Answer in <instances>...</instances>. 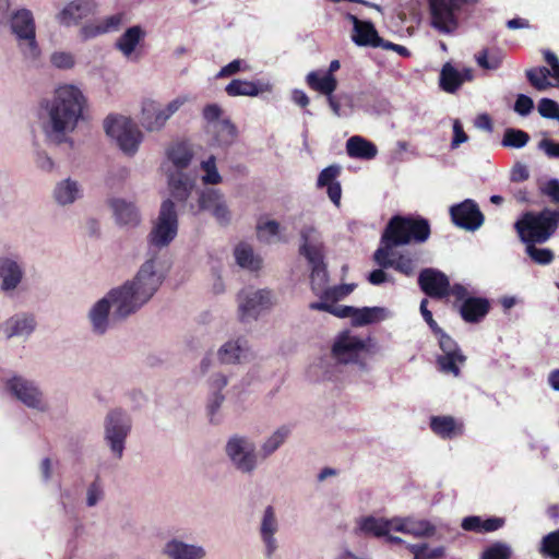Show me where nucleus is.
Listing matches in <instances>:
<instances>
[{
    "label": "nucleus",
    "mask_w": 559,
    "mask_h": 559,
    "mask_svg": "<svg viewBox=\"0 0 559 559\" xmlns=\"http://www.w3.org/2000/svg\"><path fill=\"white\" fill-rule=\"evenodd\" d=\"M95 9L94 0H73L58 13L57 20L60 24L70 26L94 14Z\"/></svg>",
    "instance_id": "obj_18"
},
{
    "label": "nucleus",
    "mask_w": 559,
    "mask_h": 559,
    "mask_svg": "<svg viewBox=\"0 0 559 559\" xmlns=\"http://www.w3.org/2000/svg\"><path fill=\"white\" fill-rule=\"evenodd\" d=\"M169 187H170L171 195L176 200L181 201V202L187 201V199L190 195L191 188H192V186H191V183H189L188 179L181 175L178 177L171 176L169 179Z\"/></svg>",
    "instance_id": "obj_47"
},
{
    "label": "nucleus",
    "mask_w": 559,
    "mask_h": 559,
    "mask_svg": "<svg viewBox=\"0 0 559 559\" xmlns=\"http://www.w3.org/2000/svg\"><path fill=\"white\" fill-rule=\"evenodd\" d=\"M345 17L353 24L352 39L357 46L378 48L383 45L384 39L379 36L372 22L361 21L352 13Z\"/></svg>",
    "instance_id": "obj_16"
},
{
    "label": "nucleus",
    "mask_w": 559,
    "mask_h": 559,
    "mask_svg": "<svg viewBox=\"0 0 559 559\" xmlns=\"http://www.w3.org/2000/svg\"><path fill=\"white\" fill-rule=\"evenodd\" d=\"M435 335L438 337L439 347L442 350V354L462 352L455 340L443 330Z\"/></svg>",
    "instance_id": "obj_57"
},
{
    "label": "nucleus",
    "mask_w": 559,
    "mask_h": 559,
    "mask_svg": "<svg viewBox=\"0 0 559 559\" xmlns=\"http://www.w3.org/2000/svg\"><path fill=\"white\" fill-rule=\"evenodd\" d=\"M199 209L207 211L218 224L226 226L231 221V213L224 199V194L214 188H206L201 191L198 199Z\"/></svg>",
    "instance_id": "obj_11"
},
{
    "label": "nucleus",
    "mask_w": 559,
    "mask_h": 559,
    "mask_svg": "<svg viewBox=\"0 0 559 559\" xmlns=\"http://www.w3.org/2000/svg\"><path fill=\"white\" fill-rule=\"evenodd\" d=\"M525 74L530 84L537 91H546L552 86V84L548 81L550 70H548L546 67L528 69L526 70Z\"/></svg>",
    "instance_id": "obj_43"
},
{
    "label": "nucleus",
    "mask_w": 559,
    "mask_h": 559,
    "mask_svg": "<svg viewBox=\"0 0 559 559\" xmlns=\"http://www.w3.org/2000/svg\"><path fill=\"white\" fill-rule=\"evenodd\" d=\"M480 559H511V548L501 542L493 543L483 551Z\"/></svg>",
    "instance_id": "obj_53"
},
{
    "label": "nucleus",
    "mask_w": 559,
    "mask_h": 559,
    "mask_svg": "<svg viewBox=\"0 0 559 559\" xmlns=\"http://www.w3.org/2000/svg\"><path fill=\"white\" fill-rule=\"evenodd\" d=\"M355 284H342L333 287H328L321 295V299L336 302L348 296L355 289Z\"/></svg>",
    "instance_id": "obj_52"
},
{
    "label": "nucleus",
    "mask_w": 559,
    "mask_h": 559,
    "mask_svg": "<svg viewBox=\"0 0 559 559\" xmlns=\"http://www.w3.org/2000/svg\"><path fill=\"white\" fill-rule=\"evenodd\" d=\"M468 140L467 134L465 133L463 126L460 120H454L453 122V138L451 141V147L456 148L462 143L466 142Z\"/></svg>",
    "instance_id": "obj_62"
},
{
    "label": "nucleus",
    "mask_w": 559,
    "mask_h": 559,
    "mask_svg": "<svg viewBox=\"0 0 559 559\" xmlns=\"http://www.w3.org/2000/svg\"><path fill=\"white\" fill-rule=\"evenodd\" d=\"M490 310V302L483 297H468L460 306L462 319L467 323L481 321Z\"/></svg>",
    "instance_id": "obj_21"
},
{
    "label": "nucleus",
    "mask_w": 559,
    "mask_h": 559,
    "mask_svg": "<svg viewBox=\"0 0 559 559\" xmlns=\"http://www.w3.org/2000/svg\"><path fill=\"white\" fill-rule=\"evenodd\" d=\"M154 267V260H147L132 282H127L120 288L111 289L106 297L96 302L90 312L96 333L103 334L107 330L111 308H114L111 320L120 321L152 298L163 282L162 275L157 274Z\"/></svg>",
    "instance_id": "obj_1"
},
{
    "label": "nucleus",
    "mask_w": 559,
    "mask_h": 559,
    "mask_svg": "<svg viewBox=\"0 0 559 559\" xmlns=\"http://www.w3.org/2000/svg\"><path fill=\"white\" fill-rule=\"evenodd\" d=\"M277 530V523L274 514V509L269 506L265 509L264 516L261 524V535L266 545V555L270 557L276 549L275 539L273 537Z\"/></svg>",
    "instance_id": "obj_30"
},
{
    "label": "nucleus",
    "mask_w": 559,
    "mask_h": 559,
    "mask_svg": "<svg viewBox=\"0 0 559 559\" xmlns=\"http://www.w3.org/2000/svg\"><path fill=\"white\" fill-rule=\"evenodd\" d=\"M542 193L547 195L552 203L559 204V180L550 179L542 188Z\"/></svg>",
    "instance_id": "obj_61"
},
{
    "label": "nucleus",
    "mask_w": 559,
    "mask_h": 559,
    "mask_svg": "<svg viewBox=\"0 0 559 559\" xmlns=\"http://www.w3.org/2000/svg\"><path fill=\"white\" fill-rule=\"evenodd\" d=\"M51 62L59 69H70L74 66V59L72 55L68 52H55L51 56Z\"/></svg>",
    "instance_id": "obj_59"
},
{
    "label": "nucleus",
    "mask_w": 559,
    "mask_h": 559,
    "mask_svg": "<svg viewBox=\"0 0 559 559\" xmlns=\"http://www.w3.org/2000/svg\"><path fill=\"white\" fill-rule=\"evenodd\" d=\"M528 141L530 135L527 132L519 129H507L503 134L502 145L521 148L525 146Z\"/></svg>",
    "instance_id": "obj_50"
},
{
    "label": "nucleus",
    "mask_w": 559,
    "mask_h": 559,
    "mask_svg": "<svg viewBox=\"0 0 559 559\" xmlns=\"http://www.w3.org/2000/svg\"><path fill=\"white\" fill-rule=\"evenodd\" d=\"M117 222L120 225L136 226L140 222V214L133 203L121 199H114L110 202Z\"/></svg>",
    "instance_id": "obj_25"
},
{
    "label": "nucleus",
    "mask_w": 559,
    "mask_h": 559,
    "mask_svg": "<svg viewBox=\"0 0 559 559\" xmlns=\"http://www.w3.org/2000/svg\"><path fill=\"white\" fill-rule=\"evenodd\" d=\"M290 429L286 426L278 428L262 445L264 456H269L275 452L289 436Z\"/></svg>",
    "instance_id": "obj_48"
},
{
    "label": "nucleus",
    "mask_w": 559,
    "mask_h": 559,
    "mask_svg": "<svg viewBox=\"0 0 559 559\" xmlns=\"http://www.w3.org/2000/svg\"><path fill=\"white\" fill-rule=\"evenodd\" d=\"M8 389L13 395L22 401L28 407L39 408L41 404V393L33 384L21 377H13L7 383Z\"/></svg>",
    "instance_id": "obj_19"
},
{
    "label": "nucleus",
    "mask_w": 559,
    "mask_h": 559,
    "mask_svg": "<svg viewBox=\"0 0 559 559\" xmlns=\"http://www.w3.org/2000/svg\"><path fill=\"white\" fill-rule=\"evenodd\" d=\"M450 215L455 226L471 231L478 229L485 221L478 204L472 199H466L459 204L452 205L450 207Z\"/></svg>",
    "instance_id": "obj_10"
},
{
    "label": "nucleus",
    "mask_w": 559,
    "mask_h": 559,
    "mask_svg": "<svg viewBox=\"0 0 559 559\" xmlns=\"http://www.w3.org/2000/svg\"><path fill=\"white\" fill-rule=\"evenodd\" d=\"M240 320L246 321L249 318H257L260 311L269 309L272 306V293L267 289L255 292H245L239 294Z\"/></svg>",
    "instance_id": "obj_14"
},
{
    "label": "nucleus",
    "mask_w": 559,
    "mask_h": 559,
    "mask_svg": "<svg viewBox=\"0 0 559 559\" xmlns=\"http://www.w3.org/2000/svg\"><path fill=\"white\" fill-rule=\"evenodd\" d=\"M559 226V210L544 209L525 212L514 225L520 239L526 242H546Z\"/></svg>",
    "instance_id": "obj_4"
},
{
    "label": "nucleus",
    "mask_w": 559,
    "mask_h": 559,
    "mask_svg": "<svg viewBox=\"0 0 559 559\" xmlns=\"http://www.w3.org/2000/svg\"><path fill=\"white\" fill-rule=\"evenodd\" d=\"M538 112L542 117L559 120V105L550 98H542L538 103Z\"/></svg>",
    "instance_id": "obj_55"
},
{
    "label": "nucleus",
    "mask_w": 559,
    "mask_h": 559,
    "mask_svg": "<svg viewBox=\"0 0 559 559\" xmlns=\"http://www.w3.org/2000/svg\"><path fill=\"white\" fill-rule=\"evenodd\" d=\"M249 66L246 63V61L241 59H235L228 64L224 66L218 73L216 74V79H224L229 78L231 75H235L241 71H248Z\"/></svg>",
    "instance_id": "obj_56"
},
{
    "label": "nucleus",
    "mask_w": 559,
    "mask_h": 559,
    "mask_svg": "<svg viewBox=\"0 0 559 559\" xmlns=\"http://www.w3.org/2000/svg\"><path fill=\"white\" fill-rule=\"evenodd\" d=\"M218 358L223 364L240 362L242 358H246V349L240 344V340L227 342L218 350Z\"/></svg>",
    "instance_id": "obj_38"
},
{
    "label": "nucleus",
    "mask_w": 559,
    "mask_h": 559,
    "mask_svg": "<svg viewBox=\"0 0 559 559\" xmlns=\"http://www.w3.org/2000/svg\"><path fill=\"white\" fill-rule=\"evenodd\" d=\"M477 64L485 70H497L502 63L503 56L499 50L490 51L485 48L475 55Z\"/></svg>",
    "instance_id": "obj_45"
},
{
    "label": "nucleus",
    "mask_w": 559,
    "mask_h": 559,
    "mask_svg": "<svg viewBox=\"0 0 559 559\" xmlns=\"http://www.w3.org/2000/svg\"><path fill=\"white\" fill-rule=\"evenodd\" d=\"M302 243L299 248V253L304 255L311 265L310 284L311 289L316 295L323 294L326 289L329 282V273L324 263L323 249L321 245L310 243L306 230L301 231Z\"/></svg>",
    "instance_id": "obj_7"
},
{
    "label": "nucleus",
    "mask_w": 559,
    "mask_h": 559,
    "mask_svg": "<svg viewBox=\"0 0 559 559\" xmlns=\"http://www.w3.org/2000/svg\"><path fill=\"white\" fill-rule=\"evenodd\" d=\"M430 428L443 439H452L461 432L455 419L451 416H432L430 418Z\"/></svg>",
    "instance_id": "obj_32"
},
{
    "label": "nucleus",
    "mask_w": 559,
    "mask_h": 559,
    "mask_svg": "<svg viewBox=\"0 0 559 559\" xmlns=\"http://www.w3.org/2000/svg\"><path fill=\"white\" fill-rule=\"evenodd\" d=\"M539 552L545 558L559 559V528L543 537Z\"/></svg>",
    "instance_id": "obj_46"
},
{
    "label": "nucleus",
    "mask_w": 559,
    "mask_h": 559,
    "mask_svg": "<svg viewBox=\"0 0 559 559\" xmlns=\"http://www.w3.org/2000/svg\"><path fill=\"white\" fill-rule=\"evenodd\" d=\"M347 154L353 158L371 159L377 155L376 145L366 139L355 135L346 142Z\"/></svg>",
    "instance_id": "obj_27"
},
{
    "label": "nucleus",
    "mask_w": 559,
    "mask_h": 559,
    "mask_svg": "<svg viewBox=\"0 0 559 559\" xmlns=\"http://www.w3.org/2000/svg\"><path fill=\"white\" fill-rule=\"evenodd\" d=\"M365 348V343L359 337L344 332L337 336L333 346V357L343 364L356 361L359 353Z\"/></svg>",
    "instance_id": "obj_17"
},
{
    "label": "nucleus",
    "mask_w": 559,
    "mask_h": 559,
    "mask_svg": "<svg viewBox=\"0 0 559 559\" xmlns=\"http://www.w3.org/2000/svg\"><path fill=\"white\" fill-rule=\"evenodd\" d=\"M534 108V103L531 97L520 94L514 103V110L521 116H527Z\"/></svg>",
    "instance_id": "obj_58"
},
{
    "label": "nucleus",
    "mask_w": 559,
    "mask_h": 559,
    "mask_svg": "<svg viewBox=\"0 0 559 559\" xmlns=\"http://www.w3.org/2000/svg\"><path fill=\"white\" fill-rule=\"evenodd\" d=\"M341 174V167L338 165H330L321 170L319 174L317 186L318 188H324L329 185L336 182V178Z\"/></svg>",
    "instance_id": "obj_54"
},
{
    "label": "nucleus",
    "mask_w": 559,
    "mask_h": 559,
    "mask_svg": "<svg viewBox=\"0 0 559 559\" xmlns=\"http://www.w3.org/2000/svg\"><path fill=\"white\" fill-rule=\"evenodd\" d=\"M165 552L173 559H201L204 550L201 547L171 540L165 547Z\"/></svg>",
    "instance_id": "obj_28"
},
{
    "label": "nucleus",
    "mask_w": 559,
    "mask_h": 559,
    "mask_svg": "<svg viewBox=\"0 0 559 559\" xmlns=\"http://www.w3.org/2000/svg\"><path fill=\"white\" fill-rule=\"evenodd\" d=\"M465 361L466 356L462 352L441 354L436 359L439 371L454 377L461 374V366L464 365Z\"/></svg>",
    "instance_id": "obj_29"
},
{
    "label": "nucleus",
    "mask_w": 559,
    "mask_h": 559,
    "mask_svg": "<svg viewBox=\"0 0 559 559\" xmlns=\"http://www.w3.org/2000/svg\"><path fill=\"white\" fill-rule=\"evenodd\" d=\"M272 85L263 81H246L234 79L226 86L225 92L230 97L251 96L255 97L265 92H271Z\"/></svg>",
    "instance_id": "obj_20"
},
{
    "label": "nucleus",
    "mask_w": 559,
    "mask_h": 559,
    "mask_svg": "<svg viewBox=\"0 0 559 559\" xmlns=\"http://www.w3.org/2000/svg\"><path fill=\"white\" fill-rule=\"evenodd\" d=\"M418 262L417 252H404L394 255L393 269L401 274L412 276L415 273Z\"/></svg>",
    "instance_id": "obj_41"
},
{
    "label": "nucleus",
    "mask_w": 559,
    "mask_h": 559,
    "mask_svg": "<svg viewBox=\"0 0 559 559\" xmlns=\"http://www.w3.org/2000/svg\"><path fill=\"white\" fill-rule=\"evenodd\" d=\"M255 447L245 438L233 437L226 445V452L238 469L251 472L255 467Z\"/></svg>",
    "instance_id": "obj_13"
},
{
    "label": "nucleus",
    "mask_w": 559,
    "mask_h": 559,
    "mask_svg": "<svg viewBox=\"0 0 559 559\" xmlns=\"http://www.w3.org/2000/svg\"><path fill=\"white\" fill-rule=\"evenodd\" d=\"M0 277L3 280L2 288L4 290L13 289L21 282V267L15 261L7 258L0 259Z\"/></svg>",
    "instance_id": "obj_31"
},
{
    "label": "nucleus",
    "mask_w": 559,
    "mask_h": 559,
    "mask_svg": "<svg viewBox=\"0 0 559 559\" xmlns=\"http://www.w3.org/2000/svg\"><path fill=\"white\" fill-rule=\"evenodd\" d=\"M103 497V489L99 484V478L97 477L88 487L87 489V506L93 507L95 506L98 500Z\"/></svg>",
    "instance_id": "obj_60"
},
{
    "label": "nucleus",
    "mask_w": 559,
    "mask_h": 559,
    "mask_svg": "<svg viewBox=\"0 0 559 559\" xmlns=\"http://www.w3.org/2000/svg\"><path fill=\"white\" fill-rule=\"evenodd\" d=\"M537 242H526V253L537 264L547 265L554 261V252L547 248H537Z\"/></svg>",
    "instance_id": "obj_51"
},
{
    "label": "nucleus",
    "mask_w": 559,
    "mask_h": 559,
    "mask_svg": "<svg viewBox=\"0 0 559 559\" xmlns=\"http://www.w3.org/2000/svg\"><path fill=\"white\" fill-rule=\"evenodd\" d=\"M396 247V245H393L391 241L386 240L385 234L382 233L381 247L378 248L373 254L374 262L382 269L393 267L395 254L392 252V250Z\"/></svg>",
    "instance_id": "obj_39"
},
{
    "label": "nucleus",
    "mask_w": 559,
    "mask_h": 559,
    "mask_svg": "<svg viewBox=\"0 0 559 559\" xmlns=\"http://www.w3.org/2000/svg\"><path fill=\"white\" fill-rule=\"evenodd\" d=\"M383 309L380 307L355 308L353 312L352 323L355 326H362L378 322L382 319Z\"/></svg>",
    "instance_id": "obj_37"
},
{
    "label": "nucleus",
    "mask_w": 559,
    "mask_h": 559,
    "mask_svg": "<svg viewBox=\"0 0 559 559\" xmlns=\"http://www.w3.org/2000/svg\"><path fill=\"white\" fill-rule=\"evenodd\" d=\"M306 82L309 88L322 95L333 94L338 84L335 75L326 74L324 70L309 72Z\"/></svg>",
    "instance_id": "obj_24"
},
{
    "label": "nucleus",
    "mask_w": 559,
    "mask_h": 559,
    "mask_svg": "<svg viewBox=\"0 0 559 559\" xmlns=\"http://www.w3.org/2000/svg\"><path fill=\"white\" fill-rule=\"evenodd\" d=\"M130 429L128 419L121 411H112L107 416L106 421V439L110 443V448L118 457L122 456L124 449V439Z\"/></svg>",
    "instance_id": "obj_12"
},
{
    "label": "nucleus",
    "mask_w": 559,
    "mask_h": 559,
    "mask_svg": "<svg viewBox=\"0 0 559 559\" xmlns=\"http://www.w3.org/2000/svg\"><path fill=\"white\" fill-rule=\"evenodd\" d=\"M177 233L178 215L176 206L170 199H167L160 205L157 221L148 235V242L155 248L167 247L176 238Z\"/></svg>",
    "instance_id": "obj_8"
},
{
    "label": "nucleus",
    "mask_w": 559,
    "mask_h": 559,
    "mask_svg": "<svg viewBox=\"0 0 559 559\" xmlns=\"http://www.w3.org/2000/svg\"><path fill=\"white\" fill-rule=\"evenodd\" d=\"M359 530L365 534H371L377 537L386 536L390 531V523L374 516H366L361 519Z\"/></svg>",
    "instance_id": "obj_42"
},
{
    "label": "nucleus",
    "mask_w": 559,
    "mask_h": 559,
    "mask_svg": "<svg viewBox=\"0 0 559 559\" xmlns=\"http://www.w3.org/2000/svg\"><path fill=\"white\" fill-rule=\"evenodd\" d=\"M167 157L178 169L187 168L193 157V153L186 143H176L167 150Z\"/></svg>",
    "instance_id": "obj_35"
},
{
    "label": "nucleus",
    "mask_w": 559,
    "mask_h": 559,
    "mask_svg": "<svg viewBox=\"0 0 559 559\" xmlns=\"http://www.w3.org/2000/svg\"><path fill=\"white\" fill-rule=\"evenodd\" d=\"M201 169L204 171L202 176V182L204 185H218L222 182V176L217 170L214 155L209 156L207 159L201 163Z\"/></svg>",
    "instance_id": "obj_49"
},
{
    "label": "nucleus",
    "mask_w": 559,
    "mask_h": 559,
    "mask_svg": "<svg viewBox=\"0 0 559 559\" xmlns=\"http://www.w3.org/2000/svg\"><path fill=\"white\" fill-rule=\"evenodd\" d=\"M11 28L20 41H25V53L36 58L39 55V48L36 41L35 22L32 12L27 9L16 11L11 20Z\"/></svg>",
    "instance_id": "obj_9"
},
{
    "label": "nucleus",
    "mask_w": 559,
    "mask_h": 559,
    "mask_svg": "<svg viewBox=\"0 0 559 559\" xmlns=\"http://www.w3.org/2000/svg\"><path fill=\"white\" fill-rule=\"evenodd\" d=\"M35 328L32 317L12 318L5 323V333L8 337L15 335L29 334Z\"/></svg>",
    "instance_id": "obj_40"
},
{
    "label": "nucleus",
    "mask_w": 559,
    "mask_h": 559,
    "mask_svg": "<svg viewBox=\"0 0 559 559\" xmlns=\"http://www.w3.org/2000/svg\"><path fill=\"white\" fill-rule=\"evenodd\" d=\"M106 134L116 140L120 150L133 155L142 142V132L138 126L123 116L109 115L104 121Z\"/></svg>",
    "instance_id": "obj_6"
},
{
    "label": "nucleus",
    "mask_w": 559,
    "mask_h": 559,
    "mask_svg": "<svg viewBox=\"0 0 559 559\" xmlns=\"http://www.w3.org/2000/svg\"><path fill=\"white\" fill-rule=\"evenodd\" d=\"M464 82L462 74L450 63H445L440 73V86L448 93H454Z\"/></svg>",
    "instance_id": "obj_36"
},
{
    "label": "nucleus",
    "mask_w": 559,
    "mask_h": 559,
    "mask_svg": "<svg viewBox=\"0 0 559 559\" xmlns=\"http://www.w3.org/2000/svg\"><path fill=\"white\" fill-rule=\"evenodd\" d=\"M143 37L144 32L139 25L129 27L118 39L117 48L124 56H130Z\"/></svg>",
    "instance_id": "obj_34"
},
{
    "label": "nucleus",
    "mask_w": 559,
    "mask_h": 559,
    "mask_svg": "<svg viewBox=\"0 0 559 559\" xmlns=\"http://www.w3.org/2000/svg\"><path fill=\"white\" fill-rule=\"evenodd\" d=\"M394 530L416 537H431L436 533V526L428 520L405 519Z\"/></svg>",
    "instance_id": "obj_26"
},
{
    "label": "nucleus",
    "mask_w": 559,
    "mask_h": 559,
    "mask_svg": "<svg viewBox=\"0 0 559 559\" xmlns=\"http://www.w3.org/2000/svg\"><path fill=\"white\" fill-rule=\"evenodd\" d=\"M418 285L430 298L442 299L449 296L450 281L448 276L439 270H423L418 276Z\"/></svg>",
    "instance_id": "obj_15"
},
{
    "label": "nucleus",
    "mask_w": 559,
    "mask_h": 559,
    "mask_svg": "<svg viewBox=\"0 0 559 559\" xmlns=\"http://www.w3.org/2000/svg\"><path fill=\"white\" fill-rule=\"evenodd\" d=\"M85 105V96L74 85L57 88L48 109L52 132L66 134L73 131L83 117Z\"/></svg>",
    "instance_id": "obj_2"
},
{
    "label": "nucleus",
    "mask_w": 559,
    "mask_h": 559,
    "mask_svg": "<svg viewBox=\"0 0 559 559\" xmlns=\"http://www.w3.org/2000/svg\"><path fill=\"white\" fill-rule=\"evenodd\" d=\"M383 233L393 245L405 246L412 242L423 243L431 234L429 221L421 216L394 215L388 222Z\"/></svg>",
    "instance_id": "obj_5"
},
{
    "label": "nucleus",
    "mask_w": 559,
    "mask_h": 559,
    "mask_svg": "<svg viewBox=\"0 0 559 559\" xmlns=\"http://www.w3.org/2000/svg\"><path fill=\"white\" fill-rule=\"evenodd\" d=\"M79 195V187L70 179L59 183L55 189V198L58 203L66 205L72 203Z\"/></svg>",
    "instance_id": "obj_44"
},
{
    "label": "nucleus",
    "mask_w": 559,
    "mask_h": 559,
    "mask_svg": "<svg viewBox=\"0 0 559 559\" xmlns=\"http://www.w3.org/2000/svg\"><path fill=\"white\" fill-rule=\"evenodd\" d=\"M504 524L506 520L503 518L483 519L478 515H471L462 520L461 527L466 532L491 533L500 530Z\"/></svg>",
    "instance_id": "obj_23"
},
{
    "label": "nucleus",
    "mask_w": 559,
    "mask_h": 559,
    "mask_svg": "<svg viewBox=\"0 0 559 559\" xmlns=\"http://www.w3.org/2000/svg\"><path fill=\"white\" fill-rule=\"evenodd\" d=\"M168 120V115L155 100H145L141 112V124L148 131L159 130Z\"/></svg>",
    "instance_id": "obj_22"
},
{
    "label": "nucleus",
    "mask_w": 559,
    "mask_h": 559,
    "mask_svg": "<svg viewBox=\"0 0 559 559\" xmlns=\"http://www.w3.org/2000/svg\"><path fill=\"white\" fill-rule=\"evenodd\" d=\"M476 4L477 0H429L430 25L440 34H453Z\"/></svg>",
    "instance_id": "obj_3"
},
{
    "label": "nucleus",
    "mask_w": 559,
    "mask_h": 559,
    "mask_svg": "<svg viewBox=\"0 0 559 559\" xmlns=\"http://www.w3.org/2000/svg\"><path fill=\"white\" fill-rule=\"evenodd\" d=\"M546 155L550 158H559V143L554 142L549 139H544L538 144Z\"/></svg>",
    "instance_id": "obj_64"
},
{
    "label": "nucleus",
    "mask_w": 559,
    "mask_h": 559,
    "mask_svg": "<svg viewBox=\"0 0 559 559\" xmlns=\"http://www.w3.org/2000/svg\"><path fill=\"white\" fill-rule=\"evenodd\" d=\"M236 262L238 265L251 271H258L261 269L262 260L254 255L253 249L250 245L240 242L234 251Z\"/></svg>",
    "instance_id": "obj_33"
},
{
    "label": "nucleus",
    "mask_w": 559,
    "mask_h": 559,
    "mask_svg": "<svg viewBox=\"0 0 559 559\" xmlns=\"http://www.w3.org/2000/svg\"><path fill=\"white\" fill-rule=\"evenodd\" d=\"M123 15L121 13H117L110 16H107L102 23L103 33H108L111 31H117L122 23Z\"/></svg>",
    "instance_id": "obj_63"
}]
</instances>
